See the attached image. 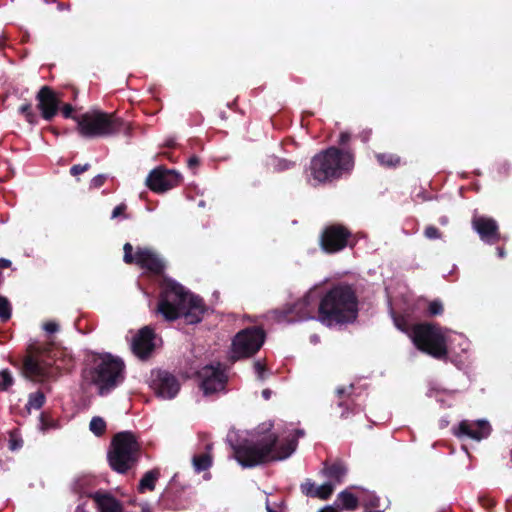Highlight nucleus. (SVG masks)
<instances>
[{
  "label": "nucleus",
  "instance_id": "nucleus-50",
  "mask_svg": "<svg viewBox=\"0 0 512 512\" xmlns=\"http://www.w3.org/2000/svg\"><path fill=\"white\" fill-rule=\"evenodd\" d=\"M319 512H338L333 506H326L321 509Z\"/></svg>",
  "mask_w": 512,
  "mask_h": 512
},
{
  "label": "nucleus",
  "instance_id": "nucleus-3",
  "mask_svg": "<svg viewBox=\"0 0 512 512\" xmlns=\"http://www.w3.org/2000/svg\"><path fill=\"white\" fill-rule=\"evenodd\" d=\"M358 313L357 299L348 286L332 288L319 303V321L326 326L351 322Z\"/></svg>",
  "mask_w": 512,
  "mask_h": 512
},
{
  "label": "nucleus",
  "instance_id": "nucleus-13",
  "mask_svg": "<svg viewBox=\"0 0 512 512\" xmlns=\"http://www.w3.org/2000/svg\"><path fill=\"white\" fill-rule=\"evenodd\" d=\"M350 235L349 230L342 225L328 226L321 235V247L328 253L339 252L349 244Z\"/></svg>",
  "mask_w": 512,
  "mask_h": 512
},
{
  "label": "nucleus",
  "instance_id": "nucleus-41",
  "mask_svg": "<svg viewBox=\"0 0 512 512\" xmlns=\"http://www.w3.org/2000/svg\"><path fill=\"white\" fill-rule=\"evenodd\" d=\"M105 179H106V177L104 175L99 174L92 178L91 186L95 187V188L100 187L104 184Z\"/></svg>",
  "mask_w": 512,
  "mask_h": 512
},
{
  "label": "nucleus",
  "instance_id": "nucleus-20",
  "mask_svg": "<svg viewBox=\"0 0 512 512\" xmlns=\"http://www.w3.org/2000/svg\"><path fill=\"white\" fill-rule=\"evenodd\" d=\"M135 263L154 274H160L165 267L163 260L153 250L148 248H139L137 250Z\"/></svg>",
  "mask_w": 512,
  "mask_h": 512
},
{
  "label": "nucleus",
  "instance_id": "nucleus-26",
  "mask_svg": "<svg viewBox=\"0 0 512 512\" xmlns=\"http://www.w3.org/2000/svg\"><path fill=\"white\" fill-rule=\"evenodd\" d=\"M378 162L386 167H395L400 163L399 156L395 154L380 153L376 155Z\"/></svg>",
  "mask_w": 512,
  "mask_h": 512
},
{
  "label": "nucleus",
  "instance_id": "nucleus-11",
  "mask_svg": "<svg viewBox=\"0 0 512 512\" xmlns=\"http://www.w3.org/2000/svg\"><path fill=\"white\" fill-rule=\"evenodd\" d=\"M150 387L159 398L171 400L179 393L181 384L170 372L155 370L151 372Z\"/></svg>",
  "mask_w": 512,
  "mask_h": 512
},
{
  "label": "nucleus",
  "instance_id": "nucleus-8",
  "mask_svg": "<svg viewBox=\"0 0 512 512\" xmlns=\"http://www.w3.org/2000/svg\"><path fill=\"white\" fill-rule=\"evenodd\" d=\"M265 333L262 328L252 327L241 330L232 342V358L240 359L255 354L263 345Z\"/></svg>",
  "mask_w": 512,
  "mask_h": 512
},
{
  "label": "nucleus",
  "instance_id": "nucleus-48",
  "mask_svg": "<svg viewBox=\"0 0 512 512\" xmlns=\"http://www.w3.org/2000/svg\"><path fill=\"white\" fill-rule=\"evenodd\" d=\"M11 266V261L8 259L1 258L0 259V267L1 268H9Z\"/></svg>",
  "mask_w": 512,
  "mask_h": 512
},
{
  "label": "nucleus",
  "instance_id": "nucleus-16",
  "mask_svg": "<svg viewBox=\"0 0 512 512\" xmlns=\"http://www.w3.org/2000/svg\"><path fill=\"white\" fill-rule=\"evenodd\" d=\"M472 227L480 239L487 244H494L500 239L499 227L493 218L475 215L472 219Z\"/></svg>",
  "mask_w": 512,
  "mask_h": 512
},
{
  "label": "nucleus",
  "instance_id": "nucleus-30",
  "mask_svg": "<svg viewBox=\"0 0 512 512\" xmlns=\"http://www.w3.org/2000/svg\"><path fill=\"white\" fill-rule=\"evenodd\" d=\"M11 317V305L7 298L0 296V320L6 322Z\"/></svg>",
  "mask_w": 512,
  "mask_h": 512
},
{
  "label": "nucleus",
  "instance_id": "nucleus-49",
  "mask_svg": "<svg viewBox=\"0 0 512 512\" xmlns=\"http://www.w3.org/2000/svg\"><path fill=\"white\" fill-rule=\"evenodd\" d=\"M271 393H272L271 390L264 389L262 391V396H263L264 399L268 400L271 397Z\"/></svg>",
  "mask_w": 512,
  "mask_h": 512
},
{
  "label": "nucleus",
  "instance_id": "nucleus-5",
  "mask_svg": "<svg viewBox=\"0 0 512 512\" xmlns=\"http://www.w3.org/2000/svg\"><path fill=\"white\" fill-rule=\"evenodd\" d=\"M124 363L109 354L97 355L93 366L83 371V379L98 388L101 396L109 394L124 379Z\"/></svg>",
  "mask_w": 512,
  "mask_h": 512
},
{
  "label": "nucleus",
  "instance_id": "nucleus-51",
  "mask_svg": "<svg viewBox=\"0 0 512 512\" xmlns=\"http://www.w3.org/2000/svg\"><path fill=\"white\" fill-rule=\"evenodd\" d=\"M266 510H267V512H278V511L274 510V509L270 506V504H269V501H268V500L266 501Z\"/></svg>",
  "mask_w": 512,
  "mask_h": 512
},
{
  "label": "nucleus",
  "instance_id": "nucleus-27",
  "mask_svg": "<svg viewBox=\"0 0 512 512\" xmlns=\"http://www.w3.org/2000/svg\"><path fill=\"white\" fill-rule=\"evenodd\" d=\"M334 491V483L329 481L321 486L316 487L315 497L322 500L328 499Z\"/></svg>",
  "mask_w": 512,
  "mask_h": 512
},
{
  "label": "nucleus",
  "instance_id": "nucleus-43",
  "mask_svg": "<svg viewBox=\"0 0 512 512\" xmlns=\"http://www.w3.org/2000/svg\"><path fill=\"white\" fill-rule=\"evenodd\" d=\"M72 112H73V107L70 104H65L62 107V113H63L65 118L72 117Z\"/></svg>",
  "mask_w": 512,
  "mask_h": 512
},
{
  "label": "nucleus",
  "instance_id": "nucleus-54",
  "mask_svg": "<svg viewBox=\"0 0 512 512\" xmlns=\"http://www.w3.org/2000/svg\"><path fill=\"white\" fill-rule=\"evenodd\" d=\"M75 512H85L84 506L82 504L78 505Z\"/></svg>",
  "mask_w": 512,
  "mask_h": 512
},
{
  "label": "nucleus",
  "instance_id": "nucleus-4",
  "mask_svg": "<svg viewBox=\"0 0 512 512\" xmlns=\"http://www.w3.org/2000/svg\"><path fill=\"white\" fill-rule=\"evenodd\" d=\"M73 119L77 122L79 134L85 138L111 137L121 131L127 136L131 134L130 123L113 113L91 110Z\"/></svg>",
  "mask_w": 512,
  "mask_h": 512
},
{
  "label": "nucleus",
  "instance_id": "nucleus-17",
  "mask_svg": "<svg viewBox=\"0 0 512 512\" xmlns=\"http://www.w3.org/2000/svg\"><path fill=\"white\" fill-rule=\"evenodd\" d=\"M38 101L37 107L41 112L42 117L50 121L58 112L60 100L52 89L48 86H43L36 95Z\"/></svg>",
  "mask_w": 512,
  "mask_h": 512
},
{
  "label": "nucleus",
  "instance_id": "nucleus-2",
  "mask_svg": "<svg viewBox=\"0 0 512 512\" xmlns=\"http://www.w3.org/2000/svg\"><path fill=\"white\" fill-rule=\"evenodd\" d=\"M157 310L168 321L184 317L187 323L195 324L202 319L204 304L199 297L186 291L182 285L168 280Z\"/></svg>",
  "mask_w": 512,
  "mask_h": 512
},
{
  "label": "nucleus",
  "instance_id": "nucleus-7",
  "mask_svg": "<svg viewBox=\"0 0 512 512\" xmlns=\"http://www.w3.org/2000/svg\"><path fill=\"white\" fill-rule=\"evenodd\" d=\"M137 451L138 443L131 432L118 433L108 453L111 468L119 473H125L135 464Z\"/></svg>",
  "mask_w": 512,
  "mask_h": 512
},
{
  "label": "nucleus",
  "instance_id": "nucleus-6",
  "mask_svg": "<svg viewBox=\"0 0 512 512\" xmlns=\"http://www.w3.org/2000/svg\"><path fill=\"white\" fill-rule=\"evenodd\" d=\"M409 337L419 350L434 358L442 359L447 355V337L438 326L431 324L415 325Z\"/></svg>",
  "mask_w": 512,
  "mask_h": 512
},
{
  "label": "nucleus",
  "instance_id": "nucleus-44",
  "mask_svg": "<svg viewBox=\"0 0 512 512\" xmlns=\"http://www.w3.org/2000/svg\"><path fill=\"white\" fill-rule=\"evenodd\" d=\"M91 480L88 478L79 479L75 482V488L79 491H81L84 487V485L88 484Z\"/></svg>",
  "mask_w": 512,
  "mask_h": 512
},
{
  "label": "nucleus",
  "instance_id": "nucleus-24",
  "mask_svg": "<svg viewBox=\"0 0 512 512\" xmlns=\"http://www.w3.org/2000/svg\"><path fill=\"white\" fill-rule=\"evenodd\" d=\"M338 501L340 502V507L344 510L353 511L358 506L357 497L347 490L339 493Z\"/></svg>",
  "mask_w": 512,
  "mask_h": 512
},
{
  "label": "nucleus",
  "instance_id": "nucleus-18",
  "mask_svg": "<svg viewBox=\"0 0 512 512\" xmlns=\"http://www.w3.org/2000/svg\"><path fill=\"white\" fill-rule=\"evenodd\" d=\"M490 431L491 428L487 421L478 420L476 422H471L468 420H463L459 423L454 433L458 437L466 436L471 439L480 441L488 437Z\"/></svg>",
  "mask_w": 512,
  "mask_h": 512
},
{
  "label": "nucleus",
  "instance_id": "nucleus-23",
  "mask_svg": "<svg viewBox=\"0 0 512 512\" xmlns=\"http://www.w3.org/2000/svg\"><path fill=\"white\" fill-rule=\"evenodd\" d=\"M346 473V467L340 462L333 463L330 466H325L323 469V474L329 479L333 480L334 484L341 483Z\"/></svg>",
  "mask_w": 512,
  "mask_h": 512
},
{
  "label": "nucleus",
  "instance_id": "nucleus-52",
  "mask_svg": "<svg viewBox=\"0 0 512 512\" xmlns=\"http://www.w3.org/2000/svg\"><path fill=\"white\" fill-rule=\"evenodd\" d=\"M310 340H311V342H312V343H315V344H316V343H318V342H319V337H318L317 335H312V336L310 337Z\"/></svg>",
  "mask_w": 512,
  "mask_h": 512
},
{
  "label": "nucleus",
  "instance_id": "nucleus-53",
  "mask_svg": "<svg viewBox=\"0 0 512 512\" xmlns=\"http://www.w3.org/2000/svg\"><path fill=\"white\" fill-rule=\"evenodd\" d=\"M497 252H498L499 257L503 258L505 256V252L502 248H498Z\"/></svg>",
  "mask_w": 512,
  "mask_h": 512
},
{
  "label": "nucleus",
  "instance_id": "nucleus-12",
  "mask_svg": "<svg viewBox=\"0 0 512 512\" xmlns=\"http://www.w3.org/2000/svg\"><path fill=\"white\" fill-rule=\"evenodd\" d=\"M197 375L200 379V387L205 395L223 390L227 381V377L220 364L216 366L206 365L197 372Z\"/></svg>",
  "mask_w": 512,
  "mask_h": 512
},
{
  "label": "nucleus",
  "instance_id": "nucleus-34",
  "mask_svg": "<svg viewBox=\"0 0 512 512\" xmlns=\"http://www.w3.org/2000/svg\"><path fill=\"white\" fill-rule=\"evenodd\" d=\"M428 312L431 316L441 315L443 313V304L439 300L429 303Z\"/></svg>",
  "mask_w": 512,
  "mask_h": 512
},
{
  "label": "nucleus",
  "instance_id": "nucleus-38",
  "mask_svg": "<svg viewBox=\"0 0 512 512\" xmlns=\"http://www.w3.org/2000/svg\"><path fill=\"white\" fill-rule=\"evenodd\" d=\"M89 167H90V165L88 163H86L84 165L77 164V165H74L71 167L70 173L73 176H77V175L87 171L89 169Z\"/></svg>",
  "mask_w": 512,
  "mask_h": 512
},
{
  "label": "nucleus",
  "instance_id": "nucleus-22",
  "mask_svg": "<svg viewBox=\"0 0 512 512\" xmlns=\"http://www.w3.org/2000/svg\"><path fill=\"white\" fill-rule=\"evenodd\" d=\"M212 445L207 444L206 445V452L194 455L192 458V465L194 470L197 473L203 472L208 470L212 465V455L211 450Z\"/></svg>",
  "mask_w": 512,
  "mask_h": 512
},
{
  "label": "nucleus",
  "instance_id": "nucleus-14",
  "mask_svg": "<svg viewBox=\"0 0 512 512\" xmlns=\"http://www.w3.org/2000/svg\"><path fill=\"white\" fill-rule=\"evenodd\" d=\"M22 373L25 378L34 382H43L56 375V371L50 363L33 355L25 357Z\"/></svg>",
  "mask_w": 512,
  "mask_h": 512
},
{
  "label": "nucleus",
  "instance_id": "nucleus-46",
  "mask_svg": "<svg viewBox=\"0 0 512 512\" xmlns=\"http://www.w3.org/2000/svg\"><path fill=\"white\" fill-rule=\"evenodd\" d=\"M350 140V134L348 132H342L340 134L339 142L340 144L344 145Z\"/></svg>",
  "mask_w": 512,
  "mask_h": 512
},
{
  "label": "nucleus",
  "instance_id": "nucleus-10",
  "mask_svg": "<svg viewBox=\"0 0 512 512\" xmlns=\"http://www.w3.org/2000/svg\"><path fill=\"white\" fill-rule=\"evenodd\" d=\"M333 154H335V147H330L311 159L307 177L309 183L317 185L337 179V170L329 169V164L333 161L330 155Z\"/></svg>",
  "mask_w": 512,
  "mask_h": 512
},
{
  "label": "nucleus",
  "instance_id": "nucleus-19",
  "mask_svg": "<svg viewBox=\"0 0 512 512\" xmlns=\"http://www.w3.org/2000/svg\"><path fill=\"white\" fill-rule=\"evenodd\" d=\"M154 338V332L149 327L140 329L131 344L134 354L141 359L148 357L155 348Z\"/></svg>",
  "mask_w": 512,
  "mask_h": 512
},
{
  "label": "nucleus",
  "instance_id": "nucleus-21",
  "mask_svg": "<svg viewBox=\"0 0 512 512\" xmlns=\"http://www.w3.org/2000/svg\"><path fill=\"white\" fill-rule=\"evenodd\" d=\"M333 159L329 164L330 170H337V179L344 174L349 173L354 166V158L352 153L347 150H341L335 147V154L330 155Z\"/></svg>",
  "mask_w": 512,
  "mask_h": 512
},
{
  "label": "nucleus",
  "instance_id": "nucleus-45",
  "mask_svg": "<svg viewBox=\"0 0 512 512\" xmlns=\"http://www.w3.org/2000/svg\"><path fill=\"white\" fill-rule=\"evenodd\" d=\"M198 164H199V159L196 156H192L189 158V160H188L189 168L194 169L198 166Z\"/></svg>",
  "mask_w": 512,
  "mask_h": 512
},
{
  "label": "nucleus",
  "instance_id": "nucleus-9",
  "mask_svg": "<svg viewBox=\"0 0 512 512\" xmlns=\"http://www.w3.org/2000/svg\"><path fill=\"white\" fill-rule=\"evenodd\" d=\"M317 306L319 307L318 296L316 295L315 290L312 289L292 306H289L284 310H275L273 314L278 321H304L315 318V310Z\"/></svg>",
  "mask_w": 512,
  "mask_h": 512
},
{
  "label": "nucleus",
  "instance_id": "nucleus-33",
  "mask_svg": "<svg viewBox=\"0 0 512 512\" xmlns=\"http://www.w3.org/2000/svg\"><path fill=\"white\" fill-rule=\"evenodd\" d=\"M301 491L306 496L315 497L316 486L311 480L307 479L301 484Z\"/></svg>",
  "mask_w": 512,
  "mask_h": 512
},
{
  "label": "nucleus",
  "instance_id": "nucleus-31",
  "mask_svg": "<svg viewBox=\"0 0 512 512\" xmlns=\"http://www.w3.org/2000/svg\"><path fill=\"white\" fill-rule=\"evenodd\" d=\"M19 112L23 114L30 124L37 123V115L32 111L31 104L26 103L19 107Z\"/></svg>",
  "mask_w": 512,
  "mask_h": 512
},
{
  "label": "nucleus",
  "instance_id": "nucleus-55",
  "mask_svg": "<svg viewBox=\"0 0 512 512\" xmlns=\"http://www.w3.org/2000/svg\"><path fill=\"white\" fill-rule=\"evenodd\" d=\"M18 447H19V445L17 444V442H12V443H11V449H12V450L17 449Z\"/></svg>",
  "mask_w": 512,
  "mask_h": 512
},
{
  "label": "nucleus",
  "instance_id": "nucleus-28",
  "mask_svg": "<svg viewBox=\"0 0 512 512\" xmlns=\"http://www.w3.org/2000/svg\"><path fill=\"white\" fill-rule=\"evenodd\" d=\"M45 403V396L42 392H36L29 396L27 407L29 409H40Z\"/></svg>",
  "mask_w": 512,
  "mask_h": 512
},
{
  "label": "nucleus",
  "instance_id": "nucleus-25",
  "mask_svg": "<svg viewBox=\"0 0 512 512\" xmlns=\"http://www.w3.org/2000/svg\"><path fill=\"white\" fill-rule=\"evenodd\" d=\"M159 477L157 470H151L144 474L139 483V491L145 492L146 490L152 491L155 488V483Z\"/></svg>",
  "mask_w": 512,
  "mask_h": 512
},
{
  "label": "nucleus",
  "instance_id": "nucleus-42",
  "mask_svg": "<svg viewBox=\"0 0 512 512\" xmlns=\"http://www.w3.org/2000/svg\"><path fill=\"white\" fill-rule=\"evenodd\" d=\"M125 209H126L125 204H120V205L116 206L112 211L111 218L112 219L117 218L119 215H121L125 211Z\"/></svg>",
  "mask_w": 512,
  "mask_h": 512
},
{
  "label": "nucleus",
  "instance_id": "nucleus-32",
  "mask_svg": "<svg viewBox=\"0 0 512 512\" xmlns=\"http://www.w3.org/2000/svg\"><path fill=\"white\" fill-rule=\"evenodd\" d=\"M14 383L13 377L8 370L0 372V389L8 390Z\"/></svg>",
  "mask_w": 512,
  "mask_h": 512
},
{
  "label": "nucleus",
  "instance_id": "nucleus-36",
  "mask_svg": "<svg viewBox=\"0 0 512 512\" xmlns=\"http://www.w3.org/2000/svg\"><path fill=\"white\" fill-rule=\"evenodd\" d=\"M363 504L366 507H379L380 499L375 494H368L367 499L363 500Z\"/></svg>",
  "mask_w": 512,
  "mask_h": 512
},
{
  "label": "nucleus",
  "instance_id": "nucleus-29",
  "mask_svg": "<svg viewBox=\"0 0 512 512\" xmlns=\"http://www.w3.org/2000/svg\"><path fill=\"white\" fill-rule=\"evenodd\" d=\"M90 430L97 436H100L104 433L106 428V423L101 417H93L89 424Z\"/></svg>",
  "mask_w": 512,
  "mask_h": 512
},
{
  "label": "nucleus",
  "instance_id": "nucleus-47",
  "mask_svg": "<svg viewBox=\"0 0 512 512\" xmlns=\"http://www.w3.org/2000/svg\"><path fill=\"white\" fill-rule=\"evenodd\" d=\"M352 390V386H349L348 388L342 387L337 389V394L341 397L344 394H348Z\"/></svg>",
  "mask_w": 512,
  "mask_h": 512
},
{
  "label": "nucleus",
  "instance_id": "nucleus-37",
  "mask_svg": "<svg viewBox=\"0 0 512 512\" xmlns=\"http://www.w3.org/2000/svg\"><path fill=\"white\" fill-rule=\"evenodd\" d=\"M424 234H425L426 238L431 239V240L440 238V232L434 226L426 227Z\"/></svg>",
  "mask_w": 512,
  "mask_h": 512
},
{
  "label": "nucleus",
  "instance_id": "nucleus-56",
  "mask_svg": "<svg viewBox=\"0 0 512 512\" xmlns=\"http://www.w3.org/2000/svg\"><path fill=\"white\" fill-rule=\"evenodd\" d=\"M440 222H441L442 224H446V223H447V218H446V217H442V218L440 219Z\"/></svg>",
  "mask_w": 512,
  "mask_h": 512
},
{
  "label": "nucleus",
  "instance_id": "nucleus-40",
  "mask_svg": "<svg viewBox=\"0 0 512 512\" xmlns=\"http://www.w3.org/2000/svg\"><path fill=\"white\" fill-rule=\"evenodd\" d=\"M43 328L47 333H55L59 330V325L54 321H50L45 323Z\"/></svg>",
  "mask_w": 512,
  "mask_h": 512
},
{
  "label": "nucleus",
  "instance_id": "nucleus-35",
  "mask_svg": "<svg viewBox=\"0 0 512 512\" xmlns=\"http://www.w3.org/2000/svg\"><path fill=\"white\" fill-rule=\"evenodd\" d=\"M123 250H124V257H123V260L125 263L127 264H130V263H135V255L133 256L132 252H133V247L130 243H126L123 247Z\"/></svg>",
  "mask_w": 512,
  "mask_h": 512
},
{
  "label": "nucleus",
  "instance_id": "nucleus-15",
  "mask_svg": "<svg viewBox=\"0 0 512 512\" xmlns=\"http://www.w3.org/2000/svg\"><path fill=\"white\" fill-rule=\"evenodd\" d=\"M179 182V175L174 170L163 167L153 169L146 178V185L154 192H165L175 187Z\"/></svg>",
  "mask_w": 512,
  "mask_h": 512
},
{
  "label": "nucleus",
  "instance_id": "nucleus-39",
  "mask_svg": "<svg viewBox=\"0 0 512 512\" xmlns=\"http://www.w3.org/2000/svg\"><path fill=\"white\" fill-rule=\"evenodd\" d=\"M254 371L257 374V378L259 380L265 379V366L260 361H256L254 363Z\"/></svg>",
  "mask_w": 512,
  "mask_h": 512
},
{
  "label": "nucleus",
  "instance_id": "nucleus-1",
  "mask_svg": "<svg viewBox=\"0 0 512 512\" xmlns=\"http://www.w3.org/2000/svg\"><path fill=\"white\" fill-rule=\"evenodd\" d=\"M303 435V430H294L280 441L276 434L266 433L256 441L245 442L235 448V458L245 468L265 462L285 460L295 452L298 438Z\"/></svg>",
  "mask_w": 512,
  "mask_h": 512
}]
</instances>
